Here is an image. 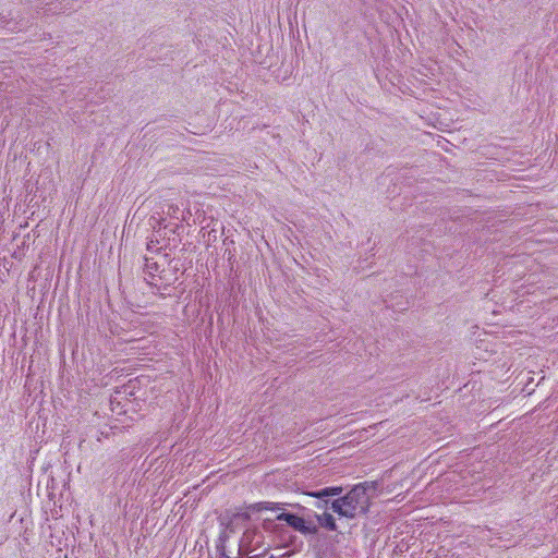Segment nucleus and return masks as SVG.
I'll list each match as a JSON object with an SVG mask.
<instances>
[{
  "mask_svg": "<svg viewBox=\"0 0 558 558\" xmlns=\"http://www.w3.org/2000/svg\"><path fill=\"white\" fill-rule=\"evenodd\" d=\"M336 497L330 504V509L339 518L352 520L368 511L369 498L363 484L355 485L344 496Z\"/></svg>",
  "mask_w": 558,
  "mask_h": 558,
  "instance_id": "obj_1",
  "label": "nucleus"
},
{
  "mask_svg": "<svg viewBox=\"0 0 558 558\" xmlns=\"http://www.w3.org/2000/svg\"><path fill=\"white\" fill-rule=\"evenodd\" d=\"M343 492V488L341 486H329L324 487L322 489H317L314 492L308 493L310 496L317 499L315 502V507L317 509H323L324 511L331 510L330 504L332 500H330V497L340 496Z\"/></svg>",
  "mask_w": 558,
  "mask_h": 558,
  "instance_id": "obj_2",
  "label": "nucleus"
},
{
  "mask_svg": "<svg viewBox=\"0 0 558 558\" xmlns=\"http://www.w3.org/2000/svg\"><path fill=\"white\" fill-rule=\"evenodd\" d=\"M248 539V529L246 527V541ZM245 553H246V556L248 555L250 553V548H248V545L246 544V549H245Z\"/></svg>",
  "mask_w": 558,
  "mask_h": 558,
  "instance_id": "obj_8",
  "label": "nucleus"
},
{
  "mask_svg": "<svg viewBox=\"0 0 558 558\" xmlns=\"http://www.w3.org/2000/svg\"><path fill=\"white\" fill-rule=\"evenodd\" d=\"M316 520L322 527L328 531L335 532L338 530V525L333 515L328 511H324L322 514H317Z\"/></svg>",
  "mask_w": 558,
  "mask_h": 558,
  "instance_id": "obj_4",
  "label": "nucleus"
},
{
  "mask_svg": "<svg viewBox=\"0 0 558 558\" xmlns=\"http://www.w3.org/2000/svg\"><path fill=\"white\" fill-rule=\"evenodd\" d=\"M278 520L287 522L290 526L298 531H303L305 527V522L303 518L294 514V513H287L282 512L277 517Z\"/></svg>",
  "mask_w": 558,
  "mask_h": 558,
  "instance_id": "obj_3",
  "label": "nucleus"
},
{
  "mask_svg": "<svg viewBox=\"0 0 558 558\" xmlns=\"http://www.w3.org/2000/svg\"><path fill=\"white\" fill-rule=\"evenodd\" d=\"M167 216L175 220H185V210L178 205L170 204L167 209Z\"/></svg>",
  "mask_w": 558,
  "mask_h": 558,
  "instance_id": "obj_5",
  "label": "nucleus"
},
{
  "mask_svg": "<svg viewBox=\"0 0 558 558\" xmlns=\"http://www.w3.org/2000/svg\"><path fill=\"white\" fill-rule=\"evenodd\" d=\"M270 506H274V504H271V502H258V504H255L253 506L246 507V511L247 510L260 511L262 509H270ZM271 510H275V507H271ZM247 515L248 514L246 513V517Z\"/></svg>",
  "mask_w": 558,
  "mask_h": 558,
  "instance_id": "obj_6",
  "label": "nucleus"
},
{
  "mask_svg": "<svg viewBox=\"0 0 558 558\" xmlns=\"http://www.w3.org/2000/svg\"><path fill=\"white\" fill-rule=\"evenodd\" d=\"M244 542V535L241 537L240 542H239V553L242 554V550H243V543Z\"/></svg>",
  "mask_w": 558,
  "mask_h": 558,
  "instance_id": "obj_7",
  "label": "nucleus"
}]
</instances>
